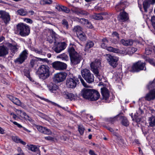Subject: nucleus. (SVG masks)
I'll return each instance as SVG.
<instances>
[{"label":"nucleus","instance_id":"f257e3e1","mask_svg":"<svg viewBox=\"0 0 155 155\" xmlns=\"http://www.w3.org/2000/svg\"><path fill=\"white\" fill-rule=\"evenodd\" d=\"M80 94L84 98L91 101H96L100 97L99 93L93 89L84 88L81 90Z\"/></svg>","mask_w":155,"mask_h":155},{"label":"nucleus","instance_id":"f03ea898","mask_svg":"<svg viewBox=\"0 0 155 155\" xmlns=\"http://www.w3.org/2000/svg\"><path fill=\"white\" fill-rule=\"evenodd\" d=\"M49 68L47 66L42 65L38 68L39 78L42 79H45L50 75Z\"/></svg>","mask_w":155,"mask_h":155},{"label":"nucleus","instance_id":"7ed1b4c3","mask_svg":"<svg viewBox=\"0 0 155 155\" xmlns=\"http://www.w3.org/2000/svg\"><path fill=\"white\" fill-rule=\"evenodd\" d=\"M17 28L19 34L22 36L28 35L30 32V29L28 25L23 23H21L17 25Z\"/></svg>","mask_w":155,"mask_h":155},{"label":"nucleus","instance_id":"20e7f679","mask_svg":"<svg viewBox=\"0 0 155 155\" xmlns=\"http://www.w3.org/2000/svg\"><path fill=\"white\" fill-rule=\"evenodd\" d=\"M81 73L82 77L87 83H91L94 81V76L89 70L83 69L81 70Z\"/></svg>","mask_w":155,"mask_h":155},{"label":"nucleus","instance_id":"39448f33","mask_svg":"<svg viewBox=\"0 0 155 155\" xmlns=\"http://www.w3.org/2000/svg\"><path fill=\"white\" fill-rule=\"evenodd\" d=\"M143 70H146L145 63L141 61H138L133 64L130 71L132 72H138Z\"/></svg>","mask_w":155,"mask_h":155},{"label":"nucleus","instance_id":"423d86ee","mask_svg":"<svg viewBox=\"0 0 155 155\" xmlns=\"http://www.w3.org/2000/svg\"><path fill=\"white\" fill-rule=\"evenodd\" d=\"M101 60L98 59H96L95 61L91 63L90 66L93 72L97 76H99L98 69L101 66Z\"/></svg>","mask_w":155,"mask_h":155},{"label":"nucleus","instance_id":"0eeeda50","mask_svg":"<svg viewBox=\"0 0 155 155\" xmlns=\"http://www.w3.org/2000/svg\"><path fill=\"white\" fill-rule=\"evenodd\" d=\"M105 56L109 64L113 68L116 67L118 65V58L110 54H106Z\"/></svg>","mask_w":155,"mask_h":155},{"label":"nucleus","instance_id":"6e6552de","mask_svg":"<svg viewBox=\"0 0 155 155\" xmlns=\"http://www.w3.org/2000/svg\"><path fill=\"white\" fill-rule=\"evenodd\" d=\"M67 74L65 72L58 73L54 74L53 80L56 83H59L63 81L66 78Z\"/></svg>","mask_w":155,"mask_h":155},{"label":"nucleus","instance_id":"1a4fd4ad","mask_svg":"<svg viewBox=\"0 0 155 155\" xmlns=\"http://www.w3.org/2000/svg\"><path fill=\"white\" fill-rule=\"evenodd\" d=\"M78 80L75 78H68L66 81V87L69 88H74L76 86Z\"/></svg>","mask_w":155,"mask_h":155},{"label":"nucleus","instance_id":"9d476101","mask_svg":"<svg viewBox=\"0 0 155 155\" xmlns=\"http://www.w3.org/2000/svg\"><path fill=\"white\" fill-rule=\"evenodd\" d=\"M52 67L56 70H63L67 68V64L61 62L56 61L52 63Z\"/></svg>","mask_w":155,"mask_h":155},{"label":"nucleus","instance_id":"9b49d317","mask_svg":"<svg viewBox=\"0 0 155 155\" xmlns=\"http://www.w3.org/2000/svg\"><path fill=\"white\" fill-rule=\"evenodd\" d=\"M0 18L6 24L8 23L10 20V16L9 14L6 12L0 11Z\"/></svg>","mask_w":155,"mask_h":155},{"label":"nucleus","instance_id":"f8f14e48","mask_svg":"<svg viewBox=\"0 0 155 155\" xmlns=\"http://www.w3.org/2000/svg\"><path fill=\"white\" fill-rule=\"evenodd\" d=\"M28 53L26 50L23 51L20 54L19 57L15 61V62H19L20 64L22 63L27 59Z\"/></svg>","mask_w":155,"mask_h":155},{"label":"nucleus","instance_id":"ddd939ff","mask_svg":"<svg viewBox=\"0 0 155 155\" xmlns=\"http://www.w3.org/2000/svg\"><path fill=\"white\" fill-rule=\"evenodd\" d=\"M66 47V43L64 42L58 43L53 48L54 51L57 53H59L64 49Z\"/></svg>","mask_w":155,"mask_h":155},{"label":"nucleus","instance_id":"4468645a","mask_svg":"<svg viewBox=\"0 0 155 155\" xmlns=\"http://www.w3.org/2000/svg\"><path fill=\"white\" fill-rule=\"evenodd\" d=\"M6 45L8 49L10 50L12 54H15L16 52L17 51L18 48L16 43L14 42L11 44L7 43L6 44Z\"/></svg>","mask_w":155,"mask_h":155},{"label":"nucleus","instance_id":"2eb2a0df","mask_svg":"<svg viewBox=\"0 0 155 155\" xmlns=\"http://www.w3.org/2000/svg\"><path fill=\"white\" fill-rule=\"evenodd\" d=\"M70 59L72 64L75 65L79 63L81 60L82 59V58L80 55L76 54V55L71 57Z\"/></svg>","mask_w":155,"mask_h":155},{"label":"nucleus","instance_id":"dca6fc26","mask_svg":"<svg viewBox=\"0 0 155 155\" xmlns=\"http://www.w3.org/2000/svg\"><path fill=\"white\" fill-rule=\"evenodd\" d=\"M101 90L103 99H104L105 101H107L109 96V93L108 90L105 87L101 88Z\"/></svg>","mask_w":155,"mask_h":155},{"label":"nucleus","instance_id":"f3484780","mask_svg":"<svg viewBox=\"0 0 155 155\" xmlns=\"http://www.w3.org/2000/svg\"><path fill=\"white\" fill-rule=\"evenodd\" d=\"M118 18L119 21L121 22L126 21L128 19V14L124 12H120L118 17Z\"/></svg>","mask_w":155,"mask_h":155},{"label":"nucleus","instance_id":"a211bd4d","mask_svg":"<svg viewBox=\"0 0 155 155\" xmlns=\"http://www.w3.org/2000/svg\"><path fill=\"white\" fill-rule=\"evenodd\" d=\"M155 3V0H145L143 2V8L145 12H147V9L150 4Z\"/></svg>","mask_w":155,"mask_h":155},{"label":"nucleus","instance_id":"6ab92c4d","mask_svg":"<svg viewBox=\"0 0 155 155\" xmlns=\"http://www.w3.org/2000/svg\"><path fill=\"white\" fill-rule=\"evenodd\" d=\"M8 54L7 48L4 46H0V57L4 56Z\"/></svg>","mask_w":155,"mask_h":155},{"label":"nucleus","instance_id":"aec40b11","mask_svg":"<svg viewBox=\"0 0 155 155\" xmlns=\"http://www.w3.org/2000/svg\"><path fill=\"white\" fill-rule=\"evenodd\" d=\"M55 8L58 10L62 11L67 13L70 12V10L69 8L64 6L60 5L58 4L57 5Z\"/></svg>","mask_w":155,"mask_h":155},{"label":"nucleus","instance_id":"412c9836","mask_svg":"<svg viewBox=\"0 0 155 155\" xmlns=\"http://www.w3.org/2000/svg\"><path fill=\"white\" fill-rule=\"evenodd\" d=\"M50 91L53 93H56V91L58 89V87L57 85L53 83H51L48 86Z\"/></svg>","mask_w":155,"mask_h":155},{"label":"nucleus","instance_id":"4be33fe9","mask_svg":"<svg viewBox=\"0 0 155 155\" xmlns=\"http://www.w3.org/2000/svg\"><path fill=\"white\" fill-rule=\"evenodd\" d=\"M121 43L125 46H128L132 45L133 43V41L132 39H129L125 40L122 39L120 41Z\"/></svg>","mask_w":155,"mask_h":155},{"label":"nucleus","instance_id":"5701e85b","mask_svg":"<svg viewBox=\"0 0 155 155\" xmlns=\"http://www.w3.org/2000/svg\"><path fill=\"white\" fill-rule=\"evenodd\" d=\"M68 52L69 53L70 57L76 55V54H78L75 51L74 47L72 46H70L68 49Z\"/></svg>","mask_w":155,"mask_h":155},{"label":"nucleus","instance_id":"b1692460","mask_svg":"<svg viewBox=\"0 0 155 155\" xmlns=\"http://www.w3.org/2000/svg\"><path fill=\"white\" fill-rule=\"evenodd\" d=\"M145 98L146 100L148 101L153 100L155 98V97L150 91L146 94Z\"/></svg>","mask_w":155,"mask_h":155},{"label":"nucleus","instance_id":"393cba45","mask_svg":"<svg viewBox=\"0 0 155 155\" xmlns=\"http://www.w3.org/2000/svg\"><path fill=\"white\" fill-rule=\"evenodd\" d=\"M75 12L78 15H86L88 14V13L85 11L81 9H79L76 8L74 10Z\"/></svg>","mask_w":155,"mask_h":155},{"label":"nucleus","instance_id":"a878e982","mask_svg":"<svg viewBox=\"0 0 155 155\" xmlns=\"http://www.w3.org/2000/svg\"><path fill=\"white\" fill-rule=\"evenodd\" d=\"M94 45V43L91 41H88L86 44L85 48V51H87L88 49L92 47Z\"/></svg>","mask_w":155,"mask_h":155},{"label":"nucleus","instance_id":"bb28decb","mask_svg":"<svg viewBox=\"0 0 155 155\" xmlns=\"http://www.w3.org/2000/svg\"><path fill=\"white\" fill-rule=\"evenodd\" d=\"M77 36L81 41H84L86 39V37L85 35L82 32L77 33Z\"/></svg>","mask_w":155,"mask_h":155},{"label":"nucleus","instance_id":"cd10ccee","mask_svg":"<svg viewBox=\"0 0 155 155\" xmlns=\"http://www.w3.org/2000/svg\"><path fill=\"white\" fill-rule=\"evenodd\" d=\"M120 119L121 120V123L123 125L126 127L129 125V122L126 117L122 116L121 117Z\"/></svg>","mask_w":155,"mask_h":155},{"label":"nucleus","instance_id":"c85d7f7f","mask_svg":"<svg viewBox=\"0 0 155 155\" xmlns=\"http://www.w3.org/2000/svg\"><path fill=\"white\" fill-rule=\"evenodd\" d=\"M149 126L151 127L155 126V116L150 117L149 119Z\"/></svg>","mask_w":155,"mask_h":155},{"label":"nucleus","instance_id":"c756f323","mask_svg":"<svg viewBox=\"0 0 155 155\" xmlns=\"http://www.w3.org/2000/svg\"><path fill=\"white\" fill-rule=\"evenodd\" d=\"M17 14L21 16H25L27 14V12L25 9L21 8L18 10L16 12Z\"/></svg>","mask_w":155,"mask_h":155},{"label":"nucleus","instance_id":"7c9ffc66","mask_svg":"<svg viewBox=\"0 0 155 155\" xmlns=\"http://www.w3.org/2000/svg\"><path fill=\"white\" fill-rule=\"evenodd\" d=\"M66 98L70 99L71 100L75 99L76 98L75 95L72 93H68L65 95Z\"/></svg>","mask_w":155,"mask_h":155},{"label":"nucleus","instance_id":"2f4dec72","mask_svg":"<svg viewBox=\"0 0 155 155\" xmlns=\"http://www.w3.org/2000/svg\"><path fill=\"white\" fill-rule=\"evenodd\" d=\"M15 104L20 106L21 105V102L17 98L12 97V99H10Z\"/></svg>","mask_w":155,"mask_h":155},{"label":"nucleus","instance_id":"473e14b6","mask_svg":"<svg viewBox=\"0 0 155 155\" xmlns=\"http://www.w3.org/2000/svg\"><path fill=\"white\" fill-rule=\"evenodd\" d=\"M112 36L116 38V41L114 42V43L116 44L117 43L119 40V34L116 32H113L112 34Z\"/></svg>","mask_w":155,"mask_h":155},{"label":"nucleus","instance_id":"72a5a7b5","mask_svg":"<svg viewBox=\"0 0 155 155\" xmlns=\"http://www.w3.org/2000/svg\"><path fill=\"white\" fill-rule=\"evenodd\" d=\"M27 147L28 150L32 151L35 152L38 150V148L35 146L33 145H27Z\"/></svg>","mask_w":155,"mask_h":155},{"label":"nucleus","instance_id":"f704fd0d","mask_svg":"<svg viewBox=\"0 0 155 155\" xmlns=\"http://www.w3.org/2000/svg\"><path fill=\"white\" fill-rule=\"evenodd\" d=\"M106 49L107 50L110 52L114 53H118L119 52V49L116 48H114L111 46L107 47Z\"/></svg>","mask_w":155,"mask_h":155},{"label":"nucleus","instance_id":"c9c22d12","mask_svg":"<svg viewBox=\"0 0 155 155\" xmlns=\"http://www.w3.org/2000/svg\"><path fill=\"white\" fill-rule=\"evenodd\" d=\"M57 58H60L62 60L68 61V56L64 53L62 54L57 56Z\"/></svg>","mask_w":155,"mask_h":155},{"label":"nucleus","instance_id":"e433bc0d","mask_svg":"<svg viewBox=\"0 0 155 155\" xmlns=\"http://www.w3.org/2000/svg\"><path fill=\"white\" fill-rule=\"evenodd\" d=\"M137 48H129L127 50V53L129 55H131L136 52Z\"/></svg>","mask_w":155,"mask_h":155},{"label":"nucleus","instance_id":"4c0bfd02","mask_svg":"<svg viewBox=\"0 0 155 155\" xmlns=\"http://www.w3.org/2000/svg\"><path fill=\"white\" fill-rule=\"evenodd\" d=\"M92 18L95 19L97 20H101L103 18L101 15L100 13L94 14L92 16Z\"/></svg>","mask_w":155,"mask_h":155},{"label":"nucleus","instance_id":"58836bf2","mask_svg":"<svg viewBox=\"0 0 155 155\" xmlns=\"http://www.w3.org/2000/svg\"><path fill=\"white\" fill-rule=\"evenodd\" d=\"M53 2L51 0H41L40 3L41 5H45V4H50Z\"/></svg>","mask_w":155,"mask_h":155},{"label":"nucleus","instance_id":"ea45409f","mask_svg":"<svg viewBox=\"0 0 155 155\" xmlns=\"http://www.w3.org/2000/svg\"><path fill=\"white\" fill-rule=\"evenodd\" d=\"M155 87V79L152 81L149 82V84L147 85V88L150 89Z\"/></svg>","mask_w":155,"mask_h":155},{"label":"nucleus","instance_id":"a19ab883","mask_svg":"<svg viewBox=\"0 0 155 155\" xmlns=\"http://www.w3.org/2000/svg\"><path fill=\"white\" fill-rule=\"evenodd\" d=\"M73 31L76 32L77 35V33L79 32H82V28L79 26H77L75 27L73 29Z\"/></svg>","mask_w":155,"mask_h":155},{"label":"nucleus","instance_id":"79ce46f5","mask_svg":"<svg viewBox=\"0 0 155 155\" xmlns=\"http://www.w3.org/2000/svg\"><path fill=\"white\" fill-rule=\"evenodd\" d=\"M78 21L83 25H86L88 23V20L83 18L78 19Z\"/></svg>","mask_w":155,"mask_h":155},{"label":"nucleus","instance_id":"37998d69","mask_svg":"<svg viewBox=\"0 0 155 155\" xmlns=\"http://www.w3.org/2000/svg\"><path fill=\"white\" fill-rule=\"evenodd\" d=\"M38 61V59L35 58V59H33L30 61V64L31 67H33L34 65L37 63V62Z\"/></svg>","mask_w":155,"mask_h":155},{"label":"nucleus","instance_id":"c03bdc74","mask_svg":"<svg viewBox=\"0 0 155 155\" xmlns=\"http://www.w3.org/2000/svg\"><path fill=\"white\" fill-rule=\"evenodd\" d=\"M79 132L81 135L83 134L84 129L82 126H79L78 127Z\"/></svg>","mask_w":155,"mask_h":155},{"label":"nucleus","instance_id":"a18cd8bd","mask_svg":"<svg viewBox=\"0 0 155 155\" xmlns=\"http://www.w3.org/2000/svg\"><path fill=\"white\" fill-rule=\"evenodd\" d=\"M43 133L46 134L50 135L51 134V132L49 129L45 127Z\"/></svg>","mask_w":155,"mask_h":155},{"label":"nucleus","instance_id":"49530a36","mask_svg":"<svg viewBox=\"0 0 155 155\" xmlns=\"http://www.w3.org/2000/svg\"><path fill=\"white\" fill-rule=\"evenodd\" d=\"M36 127L38 130L40 132L43 133L45 127L40 126H37Z\"/></svg>","mask_w":155,"mask_h":155},{"label":"nucleus","instance_id":"de8ad7c7","mask_svg":"<svg viewBox=\"0 0 155 155\" xmlns=\"http://www.w3.org/2000/svg\"><path fill=\"white\" fill-rule=\"evenodd\" d=\"M78 78L79 79L80 81H81V83L84 86V87H88V86L87 85L86 83H85V82L84 81L83 79L82 78L81 76H78Z\"/></svg>","mask_w":155,"mask_h":155},{"label":"nucleus","instance_id":"09e8293b","mask_svg":"<svg viewBox=\"0 0 155 155\" xmlns=\"http://www.w3.org/2000/svg\"><path fill=\"white\" fill-rule=\"evenodd\" d=\"M135 119L134 118H133V120H135L136 122L137 123H139L140 122L141 120V117L139 116H137L135 115Z\"/></svg>","mask_w":155,"mask_h":155},{"label":"nucleus","instance_id":"8fccbe9b","mask_svg":"<svg viewBox=\"0 0 155 155\" xmlns=\"http://www.w3.org/2000/svg\"><path fill=\"white\" fill-rule=\"evenodd\" d=\"M62 24L66 28H68V23L67 21L65 19H63L62 21Z\"/></svg>","mask_w":155,"mask_h":155},{"label":"nucleus","instance_id":"3c124183","mask_svg":"<svg viewBox=\"0 0 155 155\" xmlns=\"http://www.w3.org/2000/svg\"><path fill=\"white\" fill-rule=\"evenodd\" d=\"M151 21L152 26L155 29V16H153L151 17Z\"/></svg>","mask_w":155,"mask_h":155},{"label":"nucleus","instance_id":"603ef678","mask_svg":"<svg viewBox=\"0 0 155 155\" xmlns=\"http://www.w3.org/2000/svg\"><path fill=\"white\" fill-rule=\"evenodd\" d=\"M147 61L150 64L155 66V60L153 59H149L147 60Z\"/></svg>","mask_w":155,"mask_h":155},{"label":"nucleus","instance_id":"864d4df0","mask_svg":"<svg viewBox=\"0 0 155 155\" xmlns=\"http://www.w3.org/2000/svg\"><path fill=\"white\" fill-rule=\"evenodd\" d=\"M10 121H11V122H12L16 126L18 127L19 128H22V125H21L20 124L18 123H17L16 122H15V121H13L12 120H10Z\"/></svg>","mask_w":155,"mask_h":155},{"label":"nucleus","instance_id":"5fc2aeb1","mask_svg":"<svg viewBox=\"0 0 155 155\" xmlns=\"http://www.w3.org/2000/svg\"><path fill=\"white\" fill-rule=\"evenodd\" d=\"M24 20L25 22L27 23L32 24L33 23V21L30 18H25Z\"/></svg>","mask_w":155,"mask_h":155},{"label":"nucleus","instance_id":"6e6d98bb","mask_svg":"<svg viewBox=\"0 0 155 155\" xmlns=\"http://www.w3.org/2000/svg\"><path fill=\"white\" fill-rule=\"evenodd\" d=\"M35 52L36 53L38 54H41V55H42V56L43 55H45V54L42 52V50H39L38 49H35Z\"/></svg>","mask_w":155,"mask_h":155},{"label":"nucleus","instance_id":"4d7b16f0","mask_svg":"<svg viewBox=\"0 0 155 155\" xmlns=\"http://www.w3.org/2000/svg\"><path fill=\"white\" fill-rule=\"evenodd\" d=\"M117 140L118 142L120 144H122L124 143L123 140L122 139L121 137H117Z\"/></svg>","mask_w":155,"mask_h":155},{"label":"nucleus","instance_id":"13d9d810","mask_svg":"<svg viewBox=\"0 0 155 155\" xmlns=\"http://www.w3.org/2000/svg\"><path fill=\"white\" fill-rule=\"evenodd\" d=\"M12 139L14 141L17 143H18L19 139H20L16 136H12Z\"/></svg>","mask_w":155,"mask_h":155},{"label":"nucleus","instance_id":"bf43d9fd","mask_svg":"<svg viewBox=\"0 0 155 155\" xmlns=\"http://www.w3.org/2000/svg\"><path fill=\"white\" fill-rule=\"evenodd\" d=\"M36 58L38 59V60L40 61H44L47 62L48 61V60L47 58H39L36 57Z\"/></svg>","mask_w":155,"mask_h":155},{"label":"nucleus","instance_id":"052dcab7","mask_svg":"<svg viewBox=\"0 0 155 155\" xmlns=\"http://www.w3.org/2000/svg\"><path fill=\"white\" fill-rule=\"evenodd\" d=\"M152 51L151 50L148 49V48L146 49L145 53L147 55H149L151 54Z\"/></svg>","mask_w":155,"mask_h":155},{"label":"nucleus","instance_id":"680f3d73","mask_svg":"<svg viewBox=\"0 0 155 155\" xmlns=\"http://www.w3.org/2000/svg\"><path fill=\"white\" fill-rule=\"evenodd\" d=\"M143 112V111L140 108H139L138 110L137 111V113L138 116H140L142 114Z\"/></svg>","mask_w":155,"mask_h":155},{"label":"nucleus","instance_id":"e2e57ef3","mask_svg":"<svg viewBox=\"0 0 155 155\" xmlns=\"http://www.w3.org/2000/svg\"><path fill=\"white\" fill-rule=\"evenodd\" d=\"M45 139L48 140L53 141L54 140V138L50 136L45 137Z\"/></svg>","mask_w":155,"mask_h":155},{"label":"nucleus","instance_id":"0e129e2a","mask_svg":"<svg viewBox=\"0 0 155 155\" xmlns=\"http://www.w3.org/2000/svg\"><path fill=\"white\" fill-rule=\"evenodd\" d=\"M87 27L90 28H92L93 27L91 24L88 21V23L86 24Z\"/></svg>","mask_w":155,"mask_h":155},{"label":"nucleus","instance_id":"69168bd1","mask_svg":"<svg viewBox=\"0 0 155 155\" xmlns=\"http://www.w3.org/2000/svg\"><path fill=\"white\" fill-rule=\"evenodd\" d=\"M107 43H101V47L104 49H106L107 47Z\"/></svg>","mask_w":155,"mask_h":155},{"label":"nucleus","instance_id":"338daca9","mask_svg":"<svg viewBox=\"0 0 155 155\" xmlns=\"http://www.w3.org/2000/svg\"><path fill=\"white\" fill-rule=\"evenodd\" d=\"M108 41L106 38H103L102 40V43H108Z\"/></svg>","mask_w":155,"mask_h":155},{"label":"nucleus","instance_id":"774afa93","mask_svg":"<svg viewBox=\"0 0 155 155\" xmlns=\"http://www.w3.org/2000/svg\"><path fill=\"white\" fill-rule=\"evenodd\" d=\"M89 153L90 155H97L94 151L91 150H90L89 151Z\"/></svg>","mask_w":155,"mask_h":155}]
</instances>
